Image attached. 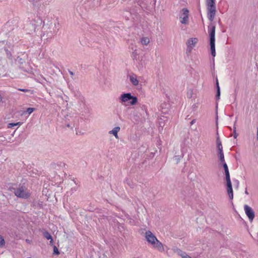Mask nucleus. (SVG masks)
<instances>
[{
  "label": "nucleus",
  "instance_id": "obj_1",
  "mask_svg": "<svg viewBox=\"0 0 258 258\" xmlns=\"http://www.w3.org/2000/svg\"><path fill=\"white\" fill-rule=\"evenodd\" d=\"M145 238L147 242L150 244L153 248L157 249L159 252H163L165 251L163 244L157 238L155 235L150 231L145 232Z\"/></svg>",
  "mask_w": 258,
  "mask_h": 258
},
{
  "label": "nucleus",
  "instance_id": "obj_2",
  "mask_svg": "<svg viewBox=\"0 0 258 258\" xmlns=\"http://www.w3.org/2000/svg\"><path fill=\"white\" fill-rule=\"evenodd\" d=\"M209 37H210V45L211 51V54L213 57L216 56L215 50V30L216 26L214 23H211L208 26Z\"/></svg>",
  "mask_w": 258,
  "mask_h": 258
},
{
  "label": "nucleus",
  "instance_id": "obj_3",
  "mask_svg": "<svg viewBox=\"0 0 258 258\" xmlns=\"http://www.w3.org/2000/svg\"><path fill=\"white\" fill-rule=\"evenodd\" d=\"M207 17L212 22L214 19L216 12V0H206Z\"/></svg>",
  "mask_w": 258,
  "mask_h": 258
},
{
  "label": "nucleus",
  "instance_id": "obj_4",
  "mask_svg": "<svg viewBox=\"0 0 258 258\" xmlns=\"http://www.w3.org/2000/svg\"><path fill=\"white\" fill-rule=\"evenodd\" d=\"M119 99L122 102H126L128 101H130V103L131 105H135L138 102L137 97L132 95L131 93L121 94Z\"/></svg>",
  "mask_w": 258,
  "mask_h": 258
},
{
  "label": "nucleus",
  "instance_id": "obj_5",
  "mask_svg": "<svg viewBox=\"0 0 258 258\" xmlns=\"http://www.w3.org/2000/svg\"><path fill=\"white\" fill-rule=\"evenodd\" d=\"M14 194L17 197L23 199H27L30 196L27 188L24 186L15 189Z\"/></svg>",
  "mask_w": 258,
  "mask_h": 258
},
{
  "label": "nucleus",
  "instance_id": "obj_6",
  "mask_svg": "<svg viewBox=\"0 0 258 258\" xmlns=\"http://www.w3.org/2000/svg\"><path fill=\"white\" fill-rule=\"evenodd\" d=\"M182 13L180 16V23L183 24H187L188 23V14L189 11L186 8L182 9Z\"/></svg>",
  "mask_w": 258,
  "mask_h": 258
},
{
  "label": "nucleus",
  "instance_id": "obj_7",
  "mask_svg": "<svg viewBox=\"0 0 258 258\" xmlns=\"http://www.w3.org/2000/svg\"><path fill=\"white\" fill-rule=\"evenodd\" d=\"M245 213L250 222H252L254 218V212L253 209L247 205L244 206Z\"/></svg>",
  "mask_w": 258,
  "mask_h": 258
},
{
  "label": "nucleus",
  "instance_id": "obj_8",
  "mask_svg": "<svg viewBox=\"0 0 258 258\" xmlns=\"http://www.w3.org/2000/svg\"><path fill=\"white\" fill-rule=\"evenodd\" d=\"M226 184H227V194L229 195V197L230 199H233V189L232 186V183L231 182L230 178L226 179Z\"/></svg>",
  "mask_w": 258,
  "mask_h": 258
},
{
  "label": "nucleus",
  "instance_id": "obj_9",
  "mask_svg": "<svg viewBox=\"0 0 258 258\" xmlns=\"http://www.w3.org/2000/svg\"><path fill=\"white\" fill-rule=\"evenodd\" d=\"M198 42V39L196 38H192L188 39L187 41V50L190 51L191 49L194 47L195 44Z\"/></svg>",
  "mask_w": 258,
  "mask_h": 258
},
{
  "label": "nucleus",
  "instance_id": "obj_10",
  "mask_svg": "<svg viewBox=\"0 0 258 258\" xmlns=\"http://www.w3.org/2000/svg\"><path fill=\"white\" fill-rule=\"evenodd\" d=\"M218 150V156L221 162H224V155L223 151V147H217Z\"/></svg>",
  "mask_w": 258,
  "mask_h": 258
},
{
  "label": "nucleus",
  "instance_id": "obj_11",
  "mask_svg": "<svg viewBox=\"0 0 258 258\" xmlns=\"http://www.w3.org/2000/svg\"><path fill=\"white\" fill-rule=\"evenodd\" d=\"M175 251L182 258H191V257L188 255L185 252L182 251L180 249H176Z\"/></svg>",
  "mask_w": 258,
  "mask_h": 258
},
{
  "label": "nucleus",
  "instance_id": "obj_12",
  "mask_svg": "<svg viewBox=\"0 0 258 258\" xmlns=\"http://www.w3.org/2000/svg\"><path fill=\"white\" fill-rule=\"evenodd\" d=\"M130 80L134 86H137L139 84L137 76L134 74L130 76Z\"/></svg>",
  "mask_w": 258,
  "mask_h": 258
},
{
  "label": "nucleus",
  "instance_id": "obj_13",
  "mask_svg": "<svg viewBox=\"0 0 258 258\" xmlns=\"http://www.w3.org/2000/svg\"><path fill=\"white\" fill-rule=\"evenodd\" d=\"M222 163H223V168H224V169L225 171L226 179L230 178V173L229 172L228 167L227 164L226 163L225 161H224V162H222Z\"/></svg>",
  "mask_w": 258,
  "mask_h": 258
},
{
  "label": "nucleus",
  "instance_id": "obj_14",
  "mask_svg": "<svg viewBox=\"0 0 258 258\" xmlns=\"http://www.w3.org/2000/svg\"><path fill=\"white\" fill-rule=\"evenodd\" d=\"M43 235L46 239L50 240V244H52L53 243V239L50 234L48 231H45L43 233Z\"/></svg>",
  "mask_w": 258,
  "mask_h": 258
},
{
  "label": "nucleus",
  "instance_id": "obj_15",
  "mask_svg": "<svg viewBox=\"0 0 258 258\" xmlns=\"http://www.w3.org/2000/svg\"><path fill=\"white\" fill-rule=\"evenodd\" d=\"M216 89H217V93H216V97L217 100H219L220 99V89L218 80L217 78H216Z\"/></svg>",
  "mask_w": 258,
  "mask_h": 258
},
{
  "label": "nucleus",
  "instance_id": "obj_16",
  "mask_svg": "<svg viewBox=\"0 0 258 258\" xmlns=\"http://www.w3.org/2000/svg\"><path fill=\"white\" fill-rule=\"evenodd\" d=\"M120 130L119 126L114 127L113 130L109 131V134L113 135L116 138H118L117 133Z\"/></svg>",
  "mask_w": 258,
  "mask_h": 258
},
{
  "label": "nucleus",
  "instance_id": "obj_17",
  "mask_svg": "<svg viewBox=\"0 0 258 258\" xmlns=\"http://www.w3.org/2000/svg\"><path fill=\"white\" fill-rule=\"evenodd\" d=\"M150 42L149 38L147 37H143L141 38V43L143 45H147Z\"/></svg>",
  "mask_w": 258,
  "mask_h": 258
},
{
  "label": "nucleus",
  "instance_id": "obj_18",
  "mask_svg": "<svg viewBox=\"0 0 258 258\" xmlns=\"http://www.w3.org/2000/svg\"><path fill=\"white\" fill-rule=\"evenodd\" d=\"M132 57L133 59L137 60L138 58V53L136 49L134 50L132 54Z\"/></svg>",
  "mask_w": 258,
  "mask_h": 258
},
{
  "label": "nucleus",
  "instance_id": "obj_19",
  "mask_svg": "<svg viewBox=\"0 0 258 258\" xmlns=\"http://www.w3.org/2000/svg\"><path fill=\"white\" fill-rule=\"evenodd\" d=\"M18 90L24 92H28L30 93L31 94H33L34 93V91L29 90V89H18Z\"/></svg>",
  "mask_w": 258,
  "mask_h": 258
},
{
  "label": "nucleus",
  "instance_id": "obj_20",
  "mask_svg": "<svg viewBox=\"0 0 258 258\" xmlns=\"http://www.w3.org/2000/svg\"><path fill=\"white\" fill-rule=\"evenodd\" d=\"M21 124H22V123L20 122H17L16 123H10L8 124V126L9 128H11L12 126H16V125H20Z\"/></svg>",
  "mask_w": 258,
  "mask_h": 258
},
{
  "label": "nucleus",
  "instance_id": "obj_21",
  "mask_svg": "<svg viewBox=\"0 0 258 258\" xmlns=\"http://www.w3.org/2000/svg\"><path fill=\"white\" fill-rule=\"evenodd\" d=\"M236 121H235L234 125H235ZM238 136V134L236 133V127L235 125L233 127V137L234 139H236Z\"/></svg>",
  "mask_w": 258,
  "mask_h": 258
},
{
  "label": "nucleus",
  "instance_id": "obj_22",
  "mask_svg": "<svg viewBox=\"0 0 258 258\" xmlns=\"http://www.w3.org/2000/svg\"><path fill=\"white\" fill-rule=\"evenodd\" d=\"M181 158L182 157L180 156H175L173 157V160H175L176 163L177 164L179 162Z\"/></svg>",
  "mask_w": 258,
  "mask_h": 258
},
{
  "label": "nucleus",
  "instance_id": "obj_23",
  "mask_svg": "<svg viewBox=\"0 0 258 258\" xmlns=\"http://www.w3.org/2000/svg\"><path fill=\"white\" fill-rule=\"evenodd\" d=\"M35 110V108L29 107L27 109L26 112L28 113L29 114H30L32 113L34 110Z\"/></svg>",
  "mask_w": 258,
  "mask_h": 258
},
{
  "label": "nucleus",
  "instance_id": "obj_24",
  "mask_svg": "<svg viewBox=\"0 0 258 258\" xmlns=\"http://www.w3.org/2000/svg\"><path fill=\"white\" fill-rule=\"evenodd\" d=\"M216 143H217V147H220L222 146V142L220 141V138L218 137L216 139Z\"/></svg>",
  "mask_w": 258,
  "mask_h": 258
},
{
  "label": "nucleus",
  "instance_id": "obj_25",
  "mask_svg": "<svg viewBox=\"0 0 258 258\" xmlns=\"http://www.w3.org/2000/svg\"><path fill=\"white\" fill-rule=\"evenodd\" d=\"M5 243V240L3 237L0 235V246H3Z\"/></svg>",
  "mask_w": 258,
  "mask_h": 258
},
{
  "label": "nucleus",
  "instance_id": "obj_26",
  "mask_svg": "<svg viewBox=\"0 0 258 258\" xmlns=\"http://www.w3.org/2000/svg\"><path fill=\"white\" fill-rule=\"evenodd\" d=\"M53 253L57 255L59 254V252L56 246H54L53 247Z\"/></svg>",
  "mask_w": 258,
  "mask_h": 258
},
{
  "label": "nucleus",
  "instance_id": "obj_27",
  "mask_svg": "<svg viewBox=\"0 0 258 258\" xmlns=\"http://www.w3.org/2000/svg\"><path fill=\"white\" fill-rule=\"evenodd\" d=\"M80 100L83 104H85V99L83 97H81Z\"/></svg>",
  "mask_w": 258,
  "mask_h": 258
},
{
  "label": "nucleus",
  "instance_id": "obj_28",
  "mask_svg": "<svg viewBox=\"0 0 258 258\" xmlns=\"http://www.w3.org/2000/svg\"><path fill=\"white\" fill-rule=\"evenodd\" d=\"M195 122H196V119H194L192 120H191V121L190 122V125H192Z\"/></svg>",
  "mask_w": 258,
  "mask_h": 258
},
{
  "label": "nucleus",
  "instance_id": "obj_29",
  "mask_svg": "<svg viewBox=\"0 0 258 258\" xmlns=\"http://www.w3.org/2000/svg\"><path fill=\"white\" fill-rule=\"evenodd\" d=\"M70 74L72 76L74 75V73L72 71H69Z\"/></svg>",
  "mask_w": 258,
  "mask_h": 258
},
{
  "label": "nucleus",
  "instance_id": "obj_30",
  "mask_svg": "<svg viewBox=\"0 0 258 258\" xmlns=\"http://www.w3.org/2000/svg\"><path fill=\"white\" fill-rule=\"evenodd\" d=\"M3 100V97L2 96V95L0 94V102H2Z\"/></svg>",
  "mask_w": 258,
  "mask_h": 258
},
{
  "label": "nucleus",
  "instance_id": "obj_31",
  "mask_svg": "<svg viewBox=\"0 0 258 258\" xmlns=\"http://www.w3.org/2000/svg\"><path fill=\"white\" fill-rule=\"evenodd\" d=\"M245 194H246V195H248V191H247L246 189L245 190Z\"/></svg>",
  "mask_w": 258,
  "mask_h": 258
},
{
  "label": "nucleus",
  "instance_id": "obj_32",
  "mask_svg": "<svg viewBox=\"0 0 258 258\" xmlns=\"http://www.w3.org/2000/svg\"><path fill=\"white\" fill-rule=\"evenodd\" d=\"M236 181L237 182V184H238V180H236Z\"/></svg>",
  "mask_w": 258,
  "mask_h": 258
}]
</instances>
